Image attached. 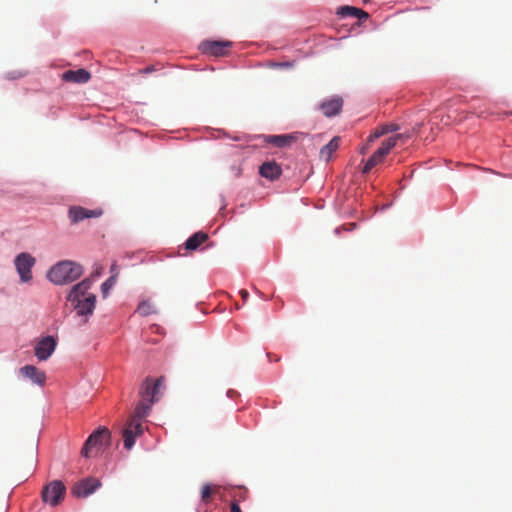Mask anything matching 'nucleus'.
Masks as SVG:
<instances>
[{
    "mask_svg": "<svg viewBox=\"0 0 512 512\" xmlns=\"http://www.w3.org/2000/svg\"><path fill=\"white\" fill-rule=\"evenodd\" d=\"M66 301L71 304L73 311L76 312V316L86 323L94 314L97 297L95 294H89L87 297L70 298L66 299Z\"/></svg>",
    "mask_w": 512,
    "mask_h": 512,
    "instance_id": "3",
    "label": "nucleus"
},
{
    "mask_svg": "<svg viewBox=\"0 0 512 512\" xmlns=\"http://www.w3.org/2000/svg\"><path fill=\"white\" fill-rule=\"evenodd\" d=\"M253 290H254L255 294H256L257 296H259L262 300H264V301H268V300H269V298H268L266 295H264V294H263L260 290H258L257 288H254Z\"/></svg>",
    "mask_w": 512,
    "mask_h": 512,
    "instance_id": "34",
    "label": "nucleus"
},
{
    "mask_svg": "<svg viewBox=\"0 0 512 512\" xmlns=\"http://www.w3.org/2000/svg\"><path fill=\"white\" fill-rule=\"evenodd\" d=\"M396 137L397 136H390L382 142L381 146L377 148L365 162L361 171L362 174H367L377 163L384 159V157L396 145Z\"/></svg>",
    "mask_w": 512,
    "mask_h": 512,
    "instance_id": "6",
    "label": "nucleus"
},
{
    "mask_svg": "<svg viewBox=\"0 0 512 512\" xmlns=\"http://www.w3.org/2000/svg\"><path fill=\"white\" fill-rule=\"evenodd\" d=\"M380 128L382 130V133H384V135L387 133L397 132L400 129L399 125H397L395 123H386V124L382 125Z\"/></svg>",
    "mask_w": 512,
    "mask_h": 512,
    "instance_id": "26",
    "label": "nucleus"
},
{
    "mask_svg": "<svg viewBox=\"0 0 512 512\" xmlns=\"http://www.w3.org/2000/svg\"><path fill=\"white\" fill-rule=\"evenodd\" d=\"M261 177L269 181L277 180L282 174L281 166L274 160L263 162L258 169Z\"/></svg>",
    "mask_w": 512,
    "mask_h": 512,
    "instance_id": "13",
    "label": "nucleus"
},
{
    "mask_svg": "<svg viewBox=\"0 0 512 512\" xmlns=\"http://www.w3.org/2000/svg\"><path fill=\"white\" fill-rule=\"evenodd\" d=\"M158 399H142L135 407L134 419L132 421L139 422V420L149 415L152 406Z\"/></svg>",
    "mask_w": 512,
    "mask_h": 512,
    "instance_id": "17",
    "label": "nucleus"
},
{
    "mask_svg": "<svg viewBox=\"0 0 512 512\" xmlns=\"http://www.w3.org/2000/svg\"><path fill=\"white\" fill-rule=\"evenodd\" d=\"M356 228V224H352V227L349 230H353Z\"/></svg>",
    "mask_w": 512,
    "mask_h": 512,
    "instance_id": "43",
    "label": "nucleus"
},
{
    "mask_svg": "<svg viewBox=\"0 0 512 512\" xmlns=\"http://www.w3.org/2000/svg\"><path fill=\"white\" fill-rule=\"evenodd\" d=\"M26 74H27L26 71L14 70V71L7 72L5 74V78L8 80H16V79H20V78L26 76Z\"/></svg>",
    "mask_w": 512,
    "mask_h": 512,
    "instance_id": "25",
    "label": "nucleus"
},
{
    "mask_svg": "<svg viewBox=\"0 0 512 512\" xmlns=\"http://www.w3.org/2000/svg\"><path fill=\"white\" fill-rule=\"evenodd\" d=\"M101 486L102 483L100 479L94 477H86L74 485L72 494L77 498H86L93 494Z\"/></svg>",
    "mask_w": 512,
    "mask_h": 512,
    "instance_id": "9",
    "label": "nucleus"
},
{
    "mask_svg": "<svg viewBox=\"0 0 512 512\" xmlns=\"http://www.w3.org/2000/svg\"><path fill=\"white\" fill-rule=\"evenodd\" d=\"M151 71H152V67H147V68L145 69V73H150Z\"/></svg>",
    "mask_w": 512,
    "mask_h": 512,
    "instance_id": "41",
    "label": "nucleus"
},
{
    "mask_svg": "<svg viewBox=\"0 0 512 512\" xmlns=\"http://www.w3.org/2000/svg\"><path fill=\"white\" fill-rule=\"evenodd\" d=\"M136 312L139 313L143 317H147V316L155 313L156 310L153 307V305L150 303L149 300H143L138 304Z\"/></svg>",
    "mask_w": 512,
    "mask_h": 512,
    "instance_id": "23",
    "label": "nucleus"
},
{
    "mask_svg": "<svg viewBox=\"0 0 512 512\" xmlns=\"http://www.w3.org/2000/svg\"><path fill=\"white\" fill-rule=\"evenodd\" d=\"M101 275V271L100 270H96L94 271L92 274H91V278L94 279V278H97Z\"/></svg>",
    "mask_w": 512,
    "mask_h": 512,
    "instance_id": "38",
    "label": "nucleus"
},
{
    "mask_svg": "<svg viewBox=\"0 0 512 512\" xmlns=\"http://www.w3.org/2000/svg\"><path fill=\"white\" fill-rule=\"evenodd\" d=\"M272 66L277 68H292L294 67V61L276 62L273 63Z\"/></svg>",
    "mask_w": 512,
    "mask_h": 512,
    "instance_id": "29",
    "label": "nucleus"
},
{
    "mask_svg": "<svg viewBox=\"0 0 512 512\" xmlns=\"http://www.w3.org/2000/svg\"><path fill=\"white\" fill-rule=\"evenodd\" d=\"M230 511H231V512H242V510H241V508H240V506H239L238 502H236V501H233V502L231 503Z\"/></svg>",
    "mask_w": 512,
    "mask_h": 512,
    "instance_id": "31",
    "label": "nucleus"
},
{
    "mask_svg": "<svg viewBox=\"0 0 512 512\" xmlns=\"http://www.w3.org/2000/svg\"><path fill=\"white\" fill-rule=\"evenodd\" d=\"M84 274V268L78 262L61 260L47 271V279L57 286L70 284L78 280Z\"/></svg>",
    "mask_w": 512,
    "mask_h": 512,
    "instance_id": "1",
    "label": "nucleus"
},
{
    "mask_svg": "<svg viewBox=\"0 0 512 512\" xmlns=\"http://www.w3.org/2000/svg\"><path fill=\"white\" fill-rule=\"evenodd\" d=\"M336 14L340 18L352 17V18H357L360 21H364L369 18V14L366 11H364L363 9H360V8H357L354 6H349V5L340 6L337 9Z\"/></svg>",
    "mask_w": 512,
    "mask_h": 512,
    "instance_id": "15",
    "label": "nucleus"
},
{
    "mask_svg": "<svg viewBox=\"0 0 512 512\" xmlns=\"http://www.w3.org/2000/svg\"><path fill=\"white\" fill-rule=\"evenodd\" d=\"M111 445V432L105 426H99L88 436L82 449L81 455L85 458L89 457V451L93 447L108 448Z\"/></svg>",
    "mask_w": 512,
    "mask_h": 512,
    "instance_id": "2",
    "label": "nucleus"
},
{
    "mask_svg": "<svg viewBox=\"0 0 512 512\" xmlns=\"http://www.w3.org/2000/svg\"><path fill=\"white\" fill-rule=\"evenodd\" d=\"M294 139L295 137L292 134L269 135L266 137L267 142L277 148H283L289 145Z\"/></svg>",
    "mask_w": 512,
    "mask_h": 512,
    "instance_id": "20",
    "label": "nucleus"
},
{
    "mask_svg": "<svg viewBox=\"0 0 512 512\" xmlns=\"http://www.w3.org/2000/svg\"><path fill=\"white\" fill-rule=\"evenodd\" d=\"M91 78V73L85 68L77 70H66L62 74V79L65 82H73L77 84L87 83Z\"/></svg>",
    "mask_w": 512,
    "mask_h": 512,
    "instance_id": "14",
    "label": "nucleus"
},
{
    "mask_svg": "<svg viewBox=\"0 0 512 512\" xmlns=\"http://www.w3.org/2000/svg\"><path fill=\"white\" fill-rule=\"evenodd\" d=\"M318 108L327 118H332L340 114L343 108V99L340 96H333L330 99L323 100Z\"/></svg>",
    "mask_w": 512,
    "mask_h": 512,
    "instance_id": "10",
    "label": "nucleus"
},
{
    "mask_svg": "<svg viewBox=\"0 0 512 512\" xmlns=\"http://www.w3.org/2000/svg\"><path fill=\"white\" fill-rule=\"evenodd\" d=\"M392 205H393V202H389V203L383 204L381 207H379L377 209V211L384 212V211L388 210L389 208H391Z\"/></svg>",
    "mask_w": 512,
    "mask_h": 512,
    "instance_id": "33",
    "label": "nucleus"
},
{
    "mask_svg": "<svg viewBox=\"0 0 512 512\" xmlns=\"http://www.w3.org/2000/svg\"><path fill=\"white\" fill-rule=\"evenodd\" d=\"M89 294H92L91 292L87 291L85 288H83L80 284V282L74 284L68 294L66 295V299H70V298H82V297H87V295Z\"/></svg>",
    "mask_w": 512,
    "mask_h": 512,
    "instance_id": "22",
    "label": "nucleus"
},
{
    "mask_svg": "<svg viewBox=\"0 0 512 512\" xmlns=\"http://www.w3.org/2000/svg\"><path fill=\"white\" fill-rule=\"evenodd\" d=\"M66 487L61 480H54L44 486L42 490V501L51 507L57 506L64 498Z\"/></svg>",
    "mask_w": 512,
    "mask_h": 512,
    "instance_id": "5",
    "label": "nucleus"
},
{
    "mask_svg": "<svg viewBox=\"0 0 512 512\" xmlns=\"http://www.w3.org/2000/svg\"><path fill=\"white\" fill-rule=\"evenodd\" d=\"M208 239V234L203 231L193 233L184 243V247L189 251H196L199 246Z\"/></svg>",
    "mask_w": 512,
    "mask_h": 512,
    "instance_id": "18",
    "label": "nucleus"
},
{
    "mask_svg": "<svg viewBox=\"0 0 512 512\" xmlns=\"http://www.w3.org/2000/svg\"><path fill=\"white\" fill-rule=\"evenodd\" d=\"M163 377L157 378L154 382L151 378L147 377L141 384L139 394L142 399H157L159 388L162 384Z\"/></svg>",
    "mask_w": 512,
    "mask_h": 512,
    "instance_id": "12",
    "label": "nucleus"
},
{
    "mask_svg": "<svg viewBox=\"0 0 512 512\" xmlns=\"http://www.w3.org/2000/svg\"><path fill=\"white\" fill-rule=\"evenodd\" d=\"M235 393V391L233 390H228L227 391V397H232V394Z\"/></svg>",
    "mask_w": 512,
    "mask_h": 512,
    "instance_id": "39",
    "label": "nucleus"
},
{
    "mask_svg": "<svg viewBox=\"0 0 512 512\" xmlns=\"http://www.w3.org/2000/svg\"><path fill=\"white\" fill-rule=\"evenodd\" d=\"M342 230H347V229H346L344 226H339V227H336V228L334 229V233H335L336 235H339V234L341 233V231H342Z\"/></svg>",
    "mask_w": 512,
    "mask_h": 512,
    "instance_id": "37",
    "label": "nucleus"
},
{
    "mask_svg": "<svg viewBox=\"0 0 512 512\" xmlns=\"http://www.w3.org/2000/svg\"><path fill=\"white\" fill-rule=\"evenodd\" d=\"M68 216L72 224L79 223L86 218V208L81 206H71L68 211Z\"/></svg>",
    "mask_w": 512,
    "mask_h": 512,
    "instance_id": "21",
    "label": "nucleus"
},
{
    "mask_svg": "<svg viewBox=\"0 0 512 512\" xmlns=\"http://www.w3.org/2000/svg\"><path fill=\"white\" fill-rule=\"evenodd\" d=\"M233 43L229 40H204L198 49L202 54L214 57H221L227 55L226 48H229Z\"/></svg>",
    "mask_w": 512,
    "mask_h": 512,
    "instance_id": "7",
    "label": "nucleus"
},
{
    "mask_svg": "<svg viewBox=\"0 0 512 512\" xmlns=\"http://www.w3.org/2000/svg\"><path fill=\"white\" fill-rule=\"evenodd\" d=\"M362 2H363L364 4H367V3H370V2H371V0H362Z\"/></svg>",
    "mask_w": 512,
    "mask_h": 512,
    "instance_id": "42",
    "label": "nucleus"
},
{
    "mask_svg": "<svg viewBox=\"0 0 512 512\" xmlns=\"http://www.w3.org/2000/svg\"><path fill=\"white\" fill-rule=\"evenodd\" d=\"M211 495H212L211 484H209V483L204 484L201 489V500L207 501L211 497Z\"/></svg>",
    "mask_w": 512,
    "mask_h": 512,
    "instance_id": "27",
    "label": "nucleus"
},
{
    "mask_svg": "<svg viewBox=\"0 0 512 512\" xmlns=\"http://www.w3.org/2000/svg\"><path fill=\"white\" fill-rule=\"evenodd\" d=\"M383 135H384V133H382L381 128H380V129H377V130L373 133V135H371V136H370V141H373V140H375V139H377V138H379V137H381V136H383Z\"/></svg>",
    "mask_w": 512,
    "mask_h": 512,
    "instance_id": "32",
    "label": "nucleus"
},
{
    "mask_svg": "<svg viewBox=\"0 0 512 512\" xmlns=\"http://www.w3.org/2000/svg\"><path fill=\"white\" fill-rule=\"evenodd\" d=\"M393 136H397L396 137V141L398 139H407V138H409V134L408 133H397V134H394Z\"/></svg>",
    "mask_w": 512,
    "mask_h": 512,
    "instance_id": "36",
    "label": "nucleus"
},
{
    "mask_svg": "<svg viewBox=\"0 0 512 512\" xmlns=\"http://www.w3.org/2000/svg\"><path fill=\"white\" fill-rule=\"evenodd\" d=\"M57 347V338L53 335L42 337L35 345L34 353L39 361L48 360Z\"/></svg>",
    "mask_w": 512,
    "mask_h": 512,
    "instance_id": "8",
    "label": "nucleus"
},
{
    "mask_svg": "<svg viewBox=\"0 0 512 512\" xmlns=\"http://www.w3.org/2000/svg\"><path fill=\"white\" fill-rule=\"evenodd\" d=\"M144 432L140 422L132 421L128 427L123 430L124 448L131 450L136 442V438Z\"/></svg>",
    "mask_w": 512,
    "mask_h": 512,
    "instance_id": "11",
    "label": "nucleus"
},
{
    "mask_svg": "<svg viewBox=\"0 0 512 512\" xmlns=\"http://www.w3.org/2000/svg\"><path fill=\"white\" fill-rule=\"evenodd\" d=\"M239 294L241 295V298L243 299L244 302H246L249 298V292L247 290H240L239 291Z\"/></svg>",
    "mask_w": 512,
    "mask_h": 512,
    "instance_id": "35",
    "label": "nucleus"
},
{
    "mask_svg": "<svg viewBox=\"0 0 512 512\" xmlns=\"http://www.w3.org/2000/svg\"><path fill=\"white\" fill-rule=\"evenodd\" d=\"M117 274H112L108 279H106L101 284V294L103 298H107L109 295V291L113 288V286L116 284Z\"/></svg>",
    "mask_w": 512,
    "mask_h": 512,
    "instance_id": "24",
    "label": "nucleus"
},
{
    "mask_svg": "<svg viewBox=\"0 0 512 512\" xmlns=\"http://www.w3.org/2000/svg\"><path fill=\"white\" fill-rule=\"evenodd\" d=\"M116 269V263L114 262L112 265H111V273H113Z\"/></svg>",
    "mask_w": 512,
    "mask_h": 512,
    "instance_id": "40",
    "label": "nucleus"
},
{
    "mask_svg": "<svg viewBox=\"0 0 512 512\" xmlns=\"http://www.w3.org/2000/svg\"><path fill=\"white\" fill-rule=\"evenodd\" d=\"M80 284L83 288L89 291L93 285V279L91 277L84 278L80 281Z\"/></svg>",
    "mask_w": 512,
    "mask_h": 512,
    "instance_id": "30",
    "label": "nucleus"
},
{
    "mask_svg": "<svg viewBox=\"0 0 512 512\" xmlns=\"http://www.w3.org/2000/svg\"><path fill=\"white\" fill-rule=\"evenodd\" d=\"M103 214L101 209H87L86 208V218H98Z\"/></svg>",
    "mask_w": 512,
    "mask_h": 512,
    "instance_id": "28",
    "label": "nucleus"
},
{
    "mask_svg": "<svg viewBox=\"0 0 512 512\" xmlns=\"http://www.w3.org/2000/svg\"><path fill=\"white\" fill-rule=\"evenodd\" d=\"M36 263L35 257L28 252H21L14 258V266L22 283H28L32 280V268Z\"/></svg>",
    "mask_w": 512,
    "mask_h": 512,
    "instance_id": "4",
    "label": "nucleus"
},
{
    "mask_svg": "<svg viewBox=\"0 0 512 512\" xmlns=\"http://www.w3.org/2000/svg\"><path fill=\"white\" fill-rule=\"evenodd\" d=\"M19 371L38 386H42L45 383V373L39 371L34 365H25L21 367Z\"/></svg>",
    "mask_w": 512,
    "mask_h": 512,
    "instance_id": "16",
    "label": "nucleus"
},
{
    "mask_svg": "<svg viewBox=\"0 0 512 512\" xmlns=\"http://www.w3.org/2000/svg\"><path fill=\"white\" fill-rule=\"evenodd\" d=\"M339 145L340 137L334 136L326 145L320 149V158L328 162L331 159L333 152L339 148Z\"/></svg>",
    "mask_w": 512,
    "mask_h": 512,
    "instance_id": "19",
    "label": "nucleus"
}]
</instances>
